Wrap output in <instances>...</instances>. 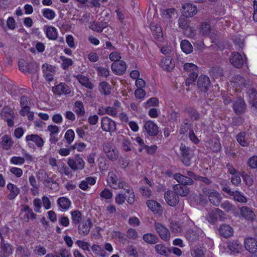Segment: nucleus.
<instances>
[{
	"instance_id": "48",
	"label": "nucleus",
	"mask_w": 257,
	"mask_h": 257,
	"mask_svg": "<svg viewBox=\"0 0 257 257\" xmlns=\"http://www.w3.org/2000/svg\"><path fill=\"white\" fill-rule=\"evenodd\" d=\"M72 221L73 224L77 225L80 223L82 219L81 213L78 210L71 212Z\"/></svg>"
},
{
	"instance_id": "2",
	"label": "nucleus",
	"mask_w": 257,
	"mask_h": 257,
	"mask_svg": "<svg viewBox=\"0 0 257 257\" xmlns=\"http://www.w3.org/2000/svg\"><path fill=\"white\" fill-rule=\"evenodd\" d=\"M19 66L21 71L23 73H29L32 74L31 80L32 85H34L33 81H36L38 79L37 71L39 69L38 64L34 61L26 63L24 61L19 62Z\"/></svg>"
},
{
	"instance_id": "11",
	"label": "nucleus",
	"mask_w": 257,
	"mask_h": 257,
	"mask_svg": "<svg viewBox=\"0 0 257 257\" xmlns=\"http://www.w3.org/2000/svg\"><path fill=\"white\" fill-rule=\"evenodd\" d=\"M154 228L161 239L164 241L169 240L170 233L167 227L161 223L156 222L154 223Z\"/></svg>"
},
{
	"instance_id": "41",
	"label": "nucleus",
	"mask_w": 257,
	"mask_h": 257,
	"mask_svg": "<svg viewBox=\"0 0 257 257\" xmlns=\"http://www.w3.org/2000/svg\"><path fill=\"white\" fill-rule=\"evenodd\" d=\"M12 246L8 243H6L5 241H1V248L5 257L9 256L13 253Z\"/></svg>"
},
{
	"instance_id": "13",
	"label": "nucleus",
	"mask_w": 257,
	"mask_h": 257,
	"mask_svg": "<svg viewBox=\"0 0 257 257\" xmlns=\"http://www.w3.org/2000/svg\"><path fill=\"white\" fill-rule=\"evenodd\" d=\"M53 93L58 95H68L71 92V88L65 83H60L59 84L52 87Z\"/></svg>"
},
{
	"instance_id": "42",
	"label": "nucleus",
	"mask_w": 257,
	"mask_h": 257,
	"mask_svg": "<svg viewBox=\"0 0 257 257\" xmlns=\"http://www.w3.org/2000/svg\"><path fill=\"white\" fill-rule=\"evenodd\" d=\"M180 46L183 52L186 54H190L193 52V46L187 40H182L181 42Z\"/></svg>"
},
{
	"instance_id": "15",
	"label": "nucleus",
	"mask_w": 257,
	"mask_h": 257,
	"mask_svg": "<svg viewBox=\"0 0 257 257\" xmlns=\"http://www.w3.org/2000/svg\"><path fill=\"white\" fill-rule=\"evenodd\" d=\"M111 68L116 75H122L126 71V65L125 62L122 60L118 61L111 64Z\"/></svg>"
},
{
	"instance_id": "10",
	"label": "nucleus",
	"mask_w": 257,
	"mask_h": 257,
	"mask_svg": "<svg viewBox=\"0 0 257 257\" xmlns=\"http://www.w3.org/2000/svg\"><path fill=\"white\" fill-rule=\"evenodd\" d=\"M246 59L245 56L243 57L239 53L234 52L231 53L229 60L234 67L240 68L246 63Z\"/></svg>"
},
{
	"instance_id": "28",
	"label": "nucleus",
	"mask_w": 257,
	"mask_h": 257,
	"mask_svg": "<svg viewBox=\"0 0 257 257\" xmlns=\"http://www.w3.org/2000/svg\"><path fill=\"white\" fill-rule=\"evenodd\" d=\"M55 177V175H53L51 177H49L48 175L43 183L44 185L46 187L50 188L51 189L57 190L59 188V184L54 180Z\"/></svg>"
},
{
	"instance_id": "21",
	"label": "nucleus",
	"mask_w": 257,
	"mask_h": 257,
	"mask_svg": "<svg viewBox=\"0 0 257 257\" xmlns=\"http://www.w3.org/2000/svg\"><path fill=\"white\" fill-rule=\"evenodd\" d=\"M197 85L201 91H207L210 86L209 77L205 75H201L198 78Z\"/></svg>"
},
{
	"instance_id": "40",
	"label": "nucleus",
	"mask_w": 257,
	"mask_h": 257,
	"mask_svg": "<svg viewBox=\"0 0 257 257\" xmlns=\"http://www.w3.org/2000/svg\"><path fill=\"white\" fill-rule=\"evenodd\" d=\"M161 65L163 69L167 71H172L174 67V64L171 62L170 57L162 59L161 62Z\"/></svg>"
},
{
	"instance_id": "27",
	"label": "nucleus",
	"mask_w": 257,
	"mask_h": 257,
	"mask_svg": "<svg viewBox=\"0 0 257 257\" xmlns=\"http://www.w3.org/2000/svg\"><path fill=\"white\" fill-rule=\"evenodd\" d=\"M148 207L155 214H162L163 209L161 205L155 200H149L147 202Z\"/></svg>"
},
{
	"instance_id": "57",
	"label": "nucleus",
	"mask_w": 257,
	"mask_h": 257,
	"mask_svg": "<svg viewBox=\"0 0 257 257\" xmlns=\"http://www.w3.org/2000/svg\"><path fill=\"white\" fill-rule=\"evenodd\" d=\"M159 101L156 97H151L144 104V107L147 108L152 106H157L159 105Z\"/></svg>"
},
{
	"instance_id": "5",
	"label": "nucleus",
	"mask_w": 257,
	"mask_h": 257,
	"mask_svg": "<svg viewBox=\"0 0 257 257\" xmlns=\"http://www.w3.org/2000/svg\"><path fill=\"white\" fill-rule=\"evenodd\" d=\"M180 151L182 163L185 166H189L191 164V160L194 156L193 151L183 143L180 145Z\"/></svg>"
},
{
	"instance_id": "50",
	"label": "nucleus",
	"mask_w": 257,
	"mask_h": 257,
	"mask_svg": "<svg viewBox=\"0 0 257 257\" xmlns=\"http://www.w3.org/2000/svg\"><path fill=\"white\" fill-rule=\"evenodd\" d=\"M75 110L76 114L80 116H83L85 114V110L84 105L82 101L78 100L75 103Z\"/></svg>"
},
{
	"instance_id": "8",
	"label": "nucleus",
	"mask_w": 257,
	"mask_h": 257,
	"mask_svg": "<svg viewBox=\"0 0 257 257\" xmlns=\"http://www.w3.org/2000/svg\"><path fill=\"white\" fill-rule=\"evenodd\" d=\"M203 234L202 230L197 227L188 230L186 232V238L190 242H194L199 240L201 235Z\"/></svg>"
},
{
	"instance_id": "37",
	"label": "nucleus",
	"mask_w": 257,
	"mask_h": 257,
	"mask_svg": "<svg viewBox=\"0 0 257 257\" xmlns=\"http://www.w3.org/2000/svg\"><path fill=\"white\" fill-rule=\"evenodd\" d=\"M143 240L147 243L154 244L159 242V237L155 234L147 233L143 236Z\"/></svg>"
},
{
	"instance_id": "26",
	"label": "nucleus",
	"mask_w": 257,
	"mask_h": 257,
	"mask_svg": "<svg viewBox=\"0 0 257 257\" xmlns=\"http://www.w3.org/2000/svg\"><path fill=\"white\" fill-rule=\"evenodd\" d=\"M173 189V192L177 196L180 195L182 197L187 196L190 192L189 189L187 186L179 184L174 185Z\"/></svg>"
},
{
	"instance_id": "39",
	"label": "nucleus",
	"mask_w": 257,
	"mask_h": 257,
	"mask_svg": "<svg viewBox=\"0 0 257 257\" xmlns=\"http://www.w3.org/2000/svg\"><path fill=\"white\" fill-rule=\"evenodd\" d=\"M27 141H31L34 142L38 147H42L44 145L43 139L38 135H31L26 137Z\"/></svg>"
},
{
	"instance_id": "24",
	"label": "nucleus",
	"mask_w": 257,
	"mask_h": 257,
	"mask_svg": "<svg viewBox=\"0 0 257 257\" xmlns=\"http://www.w3.org/2000/svg\"><path fill=\"white\" fill-rule=\"evenodd\" d=\"M234 86L237 88H246L249 86V81L240 75H237L233 78Z\"/></svg>"
},
{
	"instance_id": "54",
	"label": "nucleus",
	"mask_w": 257,
	"mask_h": 257,
	"mask_svg": "<svg viewBox=\"0 0 257 257\" xmlns=\"http://www.w3.org/2000/svg\"><path fill=\"white\" fill-rule=\"evenodd\" d=\"M232 196L234 200L238 202L246 203L247 201L246 197L239 191H235Z\"/></svg>"
},
{
	"instance_id": "44",
	"label": "nucleus",
	"mask_w": 257,
	"mask_h": 257,
	"mask_svg": "<svg viewBox=\"0 0 257 257\" xmlns=\"http://www.w3.org/2000/svg\"><path fill=\"white\" fill-rule=\"evenodd\" d=\"M178 25L180 28L183 30L189 29L190 31H192V28L190 27V22L187 19V18L183 16L180 17L178 21Z\"/></svg>"
},
{
	"instance_id": "31",
	"label": "nucleus",
	"mask_w": 257,
	"mask_h": 257,
	"mask_svg": "<svg viewBox=\"0 0 257 257\" xmlns=\"http://www.w3.org/2000/svg\"><path fill=\"white\" fill-rule=\"evenodd\" d=\"M248 135H247L244 132H240L236 136V139L237 142L242 147H247L249 145L248 140Z\"/></svg>"
},
{
	"instance_id": "53",
	"label": "nucleus",
	"mask_w": 257,
	"mask_h": 257,
	"mask_svg": "<svg viewBox=\"0 0 257 257\" xmlns=\"http://www.w3.org/2000/svg\"><path fill=\"white\" fill-rule=\"evenodd\" d=\"M99 91L105 95L110 93V86L106 82H102L99 84Z\"/></svg>"
},
{
	"instance_id": "32",
	"label": "nucleus",
	"mask_w": 257,
	"mask_h": 257,
	"mask_svg": "<svg viewBox=\"0 0 257 257\" xmlns=\"http://www.w3.org/2000/svg\"><path fill=\"white\" fill-rule=\"evenodd\" d=\"M150 29L154 38L161 41L163 38V33L161 28L157 25L152 24L150 25Z\"/></svg>"
},
{
	"instance_id": "20",
	"label": "nucleus",
	"mask_w": 257,
	"mask_h": 257,
	"mask_svg": "<svg viewBox=\"0 0 257 257\" xmlns=\"http://www.w3.org/2000/svg\"><path fill=\"white\" fill-rule=\"evenodd\" d=\"M224 213L222 210L219 208H215L214 209L210 211L208 213V220L212 223H214L216 222L218 218H220Z\"/></svg>"
},
{
	"instance_id": "7",
	"label": "nucleus",
	"mask_w": 257,
	"mask_h": 257,
	"mask_svg": "<svg viewBox=\"0 0 257 257\" xmlns=\"http://www.w3.org/2000/svg\"><path fill=\"white\" fill-rule=\"evenodd\" d=\"M1 116L2 119L7 121L8 125L10 127L14 126V119L15 117L14 111L9 106H4L1 112Z\"/></svg>"
},
{
	"instance_id": "62",
	"label": "nucleus",
	"mask_w": 257,
	"mask_h": 257,
	"mask_svg": "<svg viewBox=\"0 0 257 257\" xmlns=\"http://www.w3.org/2000/svg\"><path fill=\"white\" fill-rule=\"evenodd\" d=\"M240 175L247 185L249 186L252 185L253 179L252 176L247 174L245 172H242Z\"/></svg>"
},
{
	"instance_id": "19",
	"label": "nucleus",
	"mask_w": 257,
	"mask_h": 257,
	"mask_svg": "<svg viewBox=\"0 0 257 257\" xmlns=\"http://www.w3.org/2000/svg\"><path fill=\"white\" fill-rule=\"evenodd\" d=\"M144 128L148 135L150 136H156L159 133L157 125L152 120L147 121Z\"/></svg>"
},
{
	"instance_id": "58",
	"label": "nucleus",
	"mask_w": 257,
	"mask_h": 257,
	"mask_svg": "<svg viewBox=\"0 0 257 257\" xmlns=\"http://www.w3.org/2000/svg\"><path fill=\"white\" fill-rule=\"evenodd\" d=\"M75 138L74 132L71 130H68L65 133L64 138L66 139L68 144H71L74 141Z\"/></svg>"
},
{
	"instance_id": "9",
	"label": "nucleus",
	"mask_w": 257,
	"mask_h": 257,
	"mask_svg": "<svg viewBox=\"0 0 257 257\" xmlns=\"http://www.w3.org/2000/svg\"><path fill=\"white\" fill-rule=\"evenodd\" d=\"M101 127L104 132H114L116 130L115 122L107 116L103 117L101 120Z\"/></svg>"
},
{
	"instance_id": "43",
	"label": "nucleus",
	"mask_w": 257,
	"mask_h": 257,
	"mask_svg": "<svg viewBox=\"0 0 257 257\" xmlns=\"http://www.w3.org/2000/svg\"><path fill=\"white\" fill-rule=\"evenodd\" d=\"M47 37L52 40H56L58 37L57 29L53 26L48 27L46 30Z\"/></svg>"
},
{
	"instance_id": "38",
	"label": "nucleus",
	"mask_w": 257,
	"mask_h": 257,
	"mask_svg": "<svg viewBox=\"0 0 257 257\" xmlns=\"http://www.w3.org/2000/svg\"><path fill=\"white\" fill-rule=\"evenodd\" d=\"M155 248L158 253L166 256H169L171 252V249L162 244L156 245Z\"/></svg>"
},
{
	"instance_id": "23",
	"label": "nucleus",
	"mask_w": 257,
	"mask_h": 257,
	"mask_svg": "<svg viewBox=\"0 0 257 257\" xmlns=\"http://www.w3.org/2000/svg\"><path fill=\"white\" fill-rule=\"evenodd\" d=\"M244 246L249 252L254 253L257 251V241L254 238H247L244 240Z\"/></svg>"
},
{
	"instance_id": "3",
	"label": "nucleus",
	"mask_w": 257,
	"mask_h": 257,
	"mask_svg": "<svg viewBox=\"0 0 257 257\" xmlns=\"http://www.w3.org/2000/svg\"><path fill=\"white\" fill-rule=\"evenodd\" d=\"M202 191L203 195L208 197L211 203L215 206L219 205L222 197L217 191L207 187H203Z\"/></svg>"
},
{
	"instance_id": "60",
	"label": "nucleus",
	"mask_w": 257,
	"mask_h": 257,
	"mask_svg": "<svg viewBox=\"0 0 257 257\" xmlns=\"http://www.w3.org/2000/svg\"><path fill=\"white\" fill-rule=\"evenodd\" d=\"M181 219V223L184 227H192L194 225V222L188 216L184 215Z\"/></svg>"
},
{
	"instance_id": "56",
	"label": "nucleus",
	"mask_w": 257,
	"mask_h": 257,
	"mask_svg": "<svg viewBox=\"0 0 257 257\" xmlns=\"http://www.w3.org/2000/svg\"><path fill=\"white\" fill-rule=\"evenodd\" d=\"M60 59L62 61V67L66 70L73 64V61L71 59L66 58L64 56H61Z\"/></svg>"
},
{
	"instance_id": "12",
	"label": "nucleus",
	"mask_w": 257,
	"mask_h": 257,
	"mask_svg": "<svg viewBox=\"0 0 257 257\" xmlns=\"http://www.w3.org/2000/svg\"><path fill=\"white\" fill-rule=\"evenodd\" d=\"M197 8L195 5L190 3H185L182 5V13L183 16L186 17H192L196 14Z\"/></svg>"
},
{
	"instance_id": "47",
	"label": "nucleus",
	"mask_w": 257,
	"mask_h": 257,
	"mask_svg": "<svg viewBox=\"0 0 257 257\" xmlns=\"http://www.w3.org/2000/svg\"><path fill=\"white\" fill-rule=\"evenodd\" d=\"M220 207L227 213L233 212L236 209L235 206L228 200L222 202L220 205Z\"/></svg>"
},
{
	"instance_id": "55",
	"label": "nucleus",
	"mask_w": 257,
	"mask_h": 257,
	"mask_svg": "<svg viewBox=\"0 0 257 257\" xmlns=\"http://www.w3.org/2000/svg\"><path fill=\"white\" fill-rule=\"evenodd\" d=\"M91 249L94 253L99 256L105 257L106 255V252L100 245L94 244L91 246Z\"/></svg>"
},
{
	"instance_id": "46",
	"label": "nucleus",
	"mask_w": 257,
	"mask_h": 257,
	"mask_svg": "<svg viewBox=\"0 0 257 257\" xmlns=\"http://www.w3.org/2000/svg\"><path fill=\"white\" fill-rule=\"evenodd\" d=\"M186 111L192 120H197L200 119L201 114L195 108L189 107Z\"/></svg>"
},
{
	"instance_id": "64",
	"label": "nucleus",
	"mask_w": 257,
	"mask_h": 257,
	"mask_svg": "<svg viewBox=\"0 0 257 257\" xmlns=\"http://www.w3.org/2000/svg\"><path fill=\"white\" fill-rule=\"evenodd\" d=\"M96 69L98 75L99 76L107 77L109 75V71L108 68L98 67Z\"/></svg>"
},
{
	"instance_id": "61",
	"label": "nucleus",
	"mask_w": 257,
	"mask_h": 257,
	"mask_svg": "<svg viewBox=\"0 0 257 257\" xmlns=\"http://www.w3.org/2000/svg\"><path fill=\"white\" fill-rule=\"evenodd\" d=\"M127 253L133 257H139L136 248L133 245H128L125 249Z\"/></svg>"
},
{
	"instance_id": "63",
	"label": "nucleus",
	"mask_w": 257,
	"mask_h": 257,
	"mask_svg": "<svg viewBox=\"0 0 257 257\" xmlns=\"http://www.w3.org/2000/svg\"><path fill=\"white\" fill-rule=\"evenodd\" d=\"M121 147L124 151L128 152L132 150L131 143L128 139L124 138L122 140Z\"/></svg>"
},
{
	"instance_id": "51",
	"label": "nucleus",
	"mask_w": 257,
	"mask_h": 257,
	"mask_svg": "<svg viewBox=\"0 0 257 257\" xmlns=\"http://www.w3.org/2000/svg\"><path fill=\"white\" fill-rule=\"evenodd\" d=\"M211 29L210 25L207 22H203L201 23L200 32L203 36H209L210 34Z\"/></svg>"
},
{
	"instance_id": "52",
	"label": "nucleus",
	"mask_w": 257,
	"mask_h": 257,
	"mask_svg": "<svg viewBox=\"0 0 257 257\" xmlns=\"http://www.w3.org/2000/svg\"><path fill=\"white\" fill-rule=\"evenodd\" d=\"M42 13L45 18L49 20H53L56 16L55 12L50 9H44L42 10Z\"/></svg>"
},
{
	"instance_id": "36",
	"label": "nucleus",
	"mask_w": 257,
	"mask_h": 257,
	"mask_svg": "<svg viewBox=\"0 0 257 257\" xmlns=\"http://www.w3.org/2000/svg\"><path fill=\"white\" fill-rule=\"evenodd\" d=\"M7 188L10 192V193L8 196V198L10 200H13L20 193V189L14 184L11 183H9L7 185Z\"/></svg>"
},
{
	"instance_id": "34",
	"label": "nucleus",
	"mask_w": 257,
	"mask_h": 257,
	"mask_svg": "<svg viewBox=\"0 0 257 257\" xmlns=\"http://www.w3.org/2000/svg\"><path fill=\"white\" fill-rule=\"evenodd\" d=\"M58 206L63 210H67L70 207L71 202L70 200L66 197H61L57 199Z\"/></svg>"
},
{
	"instance_id": "6",
	"label": "nucleus",
	"mask_w": 257,
	"mask_h": 257,
	"mask_svg": "<svg viewBox=\"0 0 257 257\" xmlns=\"http://www.w3.org/2000/svg\"><path fill=\"white\" fill-rule=\"evenodd\" d=\"M85 162L79 154H76L74 158H68L67 164L73 171L82 170L84 168Z\"/></svg>"
},
{
	"instance_id": "35",
	"label": "nucleus",
	"mask_w": 257,
	"mask_h": 257,
	"mask_svg": "<svg viewBox=\"0 0 257 257\" xmlns=\"http://www.w3.org/2000/svg\"><path fill=\"white\" fill-rule=\"evenodd\" d=\"M1 143L2 147L5 150H10L13 145L14 142L12 138L8 135H5L2 138Z\"/></svg>"
},
{
	"instance_id": "22",
	"label": "nucleus",
	"mask_w": 257,
	"mask_h": 257,
	"mask_svg": "<svg viewBox=\"0 0 257 257\" xmlns=\"http://www.w3.org/2000/svg\"><path fill=\"white\" fill-rule=\"evenodd\" d=\"M173 178L179 184L182 185H191L194 183V181L185 175H182L180 173H176L173 175Z\"/></svg>"
},
{
	"instance_id": "33",
	"label": "nucleus",
	"mask_w": 257,
	"mask_h": 257,
	"mask_svg": "<svg viewBox=\"0 0 257 257\" xmlns=\"http://www.w3.org/2000/svg\"><path fill=\"white\" fill-rule=\"evenodd\" d=\"M192 126V124L188 118L183 119L180 125L179 134L185 135L188 130L190 131V130H193Z\"/></svg>"
},
{
	"instance_id": "18",
	"label": "nucleus",
	"mask_w": 257,
	"mask_h": 257,
	"mask_svg": "<svg viewBox=\"0 0 257 257\" xmlns=\"http://www.w3.org/2000/svg\"><path fill=\"white\" fill-rule=\"evenodd\" d=\"M233 108L237 115L243 113L246 109V104L243 99L241 97L237 98L233 104Z\"/></svg>"
},
{
	"instance_id": "4",
	"label": "nucleus",
	"mask_w": 257,
	"mask_h": 257,
	"mask_svg": "<svg viewBox=\"0 0 257 257\" xmlns=\"http://www.w3.org/2000/svg\"><path fill=\"white\" fill-rule=\"evenodd\" d=\"M104 153L110 161H116L119 157V151L113 144L110 142L104 143L102 145Z\"/></svg>"
},
{
	"instance_id": "29",
	"label": "nucleus",
	"mask_w": 257,
	"mask_h": 257,
	"mask_svg": "<svg viewBox=\"0 0 257 257\" xmlns=\"http://www.w3.org/2000/svg\"><path fill=\"white\" fill-rule=\"evenodd\" d=\"M70 250L62 247L53 253H48L45 257H71Z\"/></svg>"
},
{
	"instance_id": "17",
	"label": "nucleus",
	"mask_w": 257,
	"mask_h": 257,
	"mask_svg": "<svg viewBox=\"0 0 257 257\" xmlns=\"http://www.w3.org/2000/svg\"><path fill=\"white\" fill-rule=\"evenodd\" d=\"M164 197L166 202L170 206H175L179 203V198L173 191L166 192Z\"/></svg>"
},
{
	"instance_id": "49",
	"label": "nucleus",
	"mask_w": 257,
	"mask_h": 257,
	"mask_svg": "<svg viewBox=\"0 0 257 257\" xmlns=\"http://www.w3.org/2000/svg\"><path fill=\"white\" fill-rule=\"evenodd\" d=\"M241 245L237 241L232 240L228 242L227 244V247L228 249L234 252H239L241 249Z\"/></svg>"
},
{
	"instance_id": "30",
	"label": "nucleus",
	"mask_w": 257,
	"mask_h": 257,
	"mask_svg": "<svg viewBox=\"0 0 257 257\" xmlns=\"http://www.w3.org/2000/svg\"><path fill=\"white\" fill-rule=\"evenodd\" d=\"M74 77L76 78L82 85L90 89H92L93 88L94 85L91 83L87 77L79 74L74 76Z\"/></svg>"
},
{
	"instance_id": "16",
	"label": "nucleus",
	"mask_w": 257,
	"mask_h": 257,
	"mask_svg": "<svg viewBox=\"0 0 257 257\" xmlns=\"http://www.w3.org/2000/svg\"><path fill=\"white\" fill-rule=\"evenodd\" d=\"M239 210L240 215L246 220L253 221L255 219L256 215L251 208L244 206L240 207Z\"/></svg>"
},
{
	"instance_id": "45",
	"label": "nucleus",
	"mask_w": 257,
	"mask_h": 257,
	"mask_svg": "<svg viewBox=\"0 0 257 257\" xmlns=\"http://www.w3.org/2000/svg\"><path fill=\"white\" fill-rule=\"evenodd\" d=\"M209 73L211 76L217 78L223 76V71L219 66H216L211 67L209 70Z\"/></svg>"
},
{
	"instance_id": "59",
	"label": "nucleus",
	"mask_w": 257,
	"mask_h": 257,
	"mask_svg": "<svg viewBox=\"0 0 257 257\" xmlns=\"http://www.w3.org/2000/svg\"><path fill=\"white\" fill-rule=\"evenodd\" d=\"M126 197L127 196L125 193H118L115 197V201L117 204L122 205L124 203L125 200L127 201Z\"/></svg>"
},
{
	"instance_id": "1",
	"label": "nucleus",
	"mask_w": 257,
	"mask_h": 257,
	"mask_svg": "<svg viewBox=\"0 0 257 257\" xmlns=\"http://www.w3.org/2000/svg\"><path fill=\"white\" fill-rule=\"evenodd\" d=\"M108 185L115 190L123 189L128 194L127 202L133 204L135 202V194L133 189L120 178L118 172L116 171L109 172L107 177Z\"/></svg>"
},
{
	"instance_id": "14",
	"label": "nucleus",
	"mask_w": 257,
	"mask_h": 257,
	"mask_svg": "<svg viewBox=\"0 0 257 257\" xmlns=\"http://www.w3.org/2000/svg\"><path fill=\"white\" fill-rule=\"evenodd\" d=\"M92 225V222L90 218L83 220L78 226L79 234L82 236H86L89 233Z\"/></svg>"
},
{
	"instance_id": "25",
	"label": "nucleus",
	"mask_w": 257,
	"mask_h": 257,
	"mask_svg": "<svg viewBox=\"0 0 257 257\" xmlns=\"http://www.w3.org/2000/svg\"><path fill=\"white\" fill-rule=\"evenodd\" d=\"M218 232L220 236L228 238L233 235V229L229 225L223 224L220 225L218 229Z\"/></svg>"
}]
</instances>
